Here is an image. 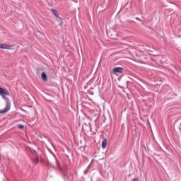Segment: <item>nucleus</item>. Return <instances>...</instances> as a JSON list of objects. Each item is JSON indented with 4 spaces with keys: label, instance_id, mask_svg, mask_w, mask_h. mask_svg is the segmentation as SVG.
<instances>
[{
    "label": "nucleus",
    "instance_id": "f03ea898",
    "mask_svg": "<svg viewBox=\"0 0 181 181\" xmlns=\"http://www.w3.org/2000/svg\"><path fill=\"white\" fill-rule=\"evenodd\" d=\"M112 73L113 74H122V73H124V68L122 67H115L112 70Z\"/></svg>",
    "mask_w": 181,
    "mask_h": 181
},
{
    "label": "nucleus",
    "instance_id": "1a4fd4ad",
    "mask_svg": "<svg viewBox=\"0 0 181 181\" xmlns=\"http://www.w3.org/2000/svg\"><path fill=\"white\" fill-rule=\"evenodd\" d=\"M18 127L19 128V129H23V128H25V126H23V124H18Z\"/></svg>",
    "mask_w": 181,
    "mask_h": 181
},
{
    "label": "nucleus",
    "instance_id": "f8f14e48",
    "mask_svg": "<svg viewBox=\"0 0 181 181\" xmlns=\"http://www.w3.org/2000/svg\"><path fill=\"white\" fill-rule=\"evenodd\" d=\"M35 154L36 155V151H34Z\"/></svg>",
    "mask_w": 181,
    "mask_h": 181
},
{
    "label": "nucleus",
    "instance_id": "9d476101",
    "mask_svg": "<svg viewBox=\"0 0 181 181\" xmlns=\"http://www.w3.org/2000/svg\"><path fill=\"white\" fill-rule=\"evenodd\" d=\"M55 160L57 162V168H60V163H59V160H57V158H55Z\"/></svg>",
    "mask_w": 181,
    "mask_h": 181
},
{
    "label": "nucleus",
    "instance_id": "0eeeda50",
    "mask_svg": "<svg viewBox=\"0 0 181 181\" xmlns=\"http://www.w3.org/2000/svg\"><path fill=\"white\" fill-rule=\"evenodd\" d=\"M51 12L53 13V14L54 15V16H56L57 18V10L54 9V8H51L50 9Z\"/></svg>",
    "mask_w": 181,
    "mask_h": 181
},
{
    "label": "nucleus",
    "instance_id": "20e7f679",
    "mask_svg": "<svg viewBox=\"0 0 181 181\" xmlns=\"http://www.w3.org/2000/svg\"><path fill=\"white\" fill-rule=\"evenodd\" d=\"M0 49H6L7 50H11V46L6 44H0Z\"/></svg>",
    "mask_w": 181,
    "mask_h": 181
},
{
    "label": "nucleus",
    "instance_id": "9b49d317",
    "mask_svg": "<svg viewBox=\"0 0 181 181\" xmlns=\"http://www.w3.org/2000/svg\"><path fill=\"white\" fill-rule=\"evenodd\" d=\"M132 181H139V177H135L132 180Z\"/></svg>",
    "mask_w": 181,
    "mask_h": 181
},
{
    "label": "nucleus",
    "instance_id": "39448f33",
    "mask_svg": "<svg viewBox=\"0 0 181 181\" xmlns=\"http://www.w3.org/2000/svg\"><path fill=\"white\" fill-rule=\"evenodd\" d=\"M41 77H42L43 81H47V75H46L45 72L42 73Z\"/></svg>",
    "mask_w": 181,
    "mask_h": 181
},
{
    "label": "nucleus",
    "instance_id": "6e6552de",
    "mask_svg": "<svg viewBox=\"0 0 181 181\" xmlns=\"http://www.w3.org/2000/svg\"><path fill=\"white\" fill-rule=\"evenodd\" d=\"M33 163L35 165H37V163H39V156H36V159L35 160H33Z\"/></svg>",
    "mask_w": 181,
    "mask_h": 181
},
{
    "label": "nucleus",
    "instance_id": "7ed1b4c3",
    "mask_svg": "<svg viewBox=\"0 0 181 181\" xmlns=\"http://www.w3.org/2000/svg\"><path fill=\"white\" fill-rule=\"evenodd\" d=\"M9 110H10V105L9 104H7V106H6L4 109H3L2 110H0V114H5V112H8Z\"/></svg>",
    "mask_w": 181,
    "mask_h": 181
},
{
    "label": "nucleus",
    "instance_id": "f257e3e1",
    "mask_svg": "<svg viewBox=\"0 0 181 181\" xmlns=\"http://www.w3.org/2000/svg\"><path fill=\"white\" fill-rule=\"evenodd\" d=\"M0 95L2 96V98H4V100H5L6 107H7L8 104L11 108V103H9V99L5 96V95H9V92H8V90L4 88H0Z\"/></svg>",
    "mask_w": 181,
    "mask_h": 181
},
{
    "label": "nucleus",
    "instance_id": "423d86ee",
    "mask_svg": "<svg viewBox=\"0 0 181 181\" xmlns=\"http://www.w3.org/2000/svg\"><path fill=\"white\" fill-rule=\"evenodd\" d=\"M102 148L105 149L107 148V139H105L102 142Z\"/></svg>",
    "mask_w": 181,
    "mask_h": 181
}]
</instances>
